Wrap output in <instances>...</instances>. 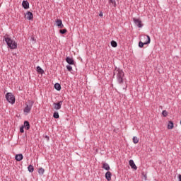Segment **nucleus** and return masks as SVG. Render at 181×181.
I'll list each match as a JSON object with an SVG mask.
<instances>
[{"instance_id": "a878e982", "label": "nucleus", "mask_w": 181, "mask_h": 181, "mask_svg": "<svg viewBox=\"0 0 181 181\" xmlns=\"http://www.w3.org/2000/svg\"><path fill=\"white\" fill-rule=\"evenodd\" d=\"M38 173L39 175H43V173H45V169L42 168H39Z\"/></svg>"}, {"instance_id": "f8f14e48", "label": "nucleus", "mask_w": 181, "mask_h": 181, "mask_svg": "<svg viewBox=\"0 0 181 181\" xmlns=\"http://www.w3.org/2000/svg\"><path fill=\"white\" fill-rule=\"evenodd\" d=\"M23 127L27 130L29 131L30 129V123L28 121H25Z\"/></svg>"}, {"instance_id": "b1692460", "label": "nucleus", "mask_w": 181, "mask_h": 181, "mask_svg": "<svg viewBox=\"0 0 181 181\" xmlns=\"http://www.w3.org/2000/svg\"><path fill=\"white\" fill-rule=\"evenodd\" d=\"M141 176H142V179H144V180H146V181L148 177H147V175H146V173H145V172H143V173H141Z\"/></svg>"}, {"instance_id": "473e14b6", "label": "nucleus", "mask_w": 181, "mask_h": 181, "mask_svg": "<svg viewBox=\"0 0 181 181\" xmlns=\"http://www.w3.org/2000/svg\"><path fill=\"white\" fill-rule=\"evenodd\" d=\"M99 16H103V13H100L99 14Z\"/></svg>"}, {"instance_id": "f03ea898", "label": "nucleus", "mask_w": 181, "mask_h": 181, "mask_svg": "<svg viewBox=\"0 0 181 181\" xmlns=\"http://www.w3.org/2000/svg\"><path fill=\"white\" fill-rule=\"evenodd\" d=\"M4 42H6L8 47L11 49L12 50H15V49H18V43L15 42L13 40L9 37V35H6L4 37Z\"/></svg>"}, {"instance_id": "4468645a", "label": "nucleus", "mask_w": 181, "mask_h": 181, "mask_svg": "<svg viewBox=\"0 0 181 181\" xmlns=\"http://www.w3.org/2000/svg\"><path fill=\"white\" fill-rule=\"evenodd\" d=\"M22 6L24 9H29V1H23Z\"/></svg>"}, {"instance_id": "a211bd4d", "label": "nucleus", "mask_w": 181, "mask_h": 181, "mask_svg": "<svg viewBox=\"0 0 181 181\" xmlns=\"http://www.w3.org/2000/svg\"><path fill=\"white\" fill-rule=\"evenodd\" d=\"M54 87L55 90H57V91H60V90H62V86L59 83H56L54 84Z\"/></svg>"}, {"instance_id": "412c9836", "label": "nucleus", "mask_w": 181, "mask_h": 181, "mask_svg": "<svg viewBox=\"0 0 181 181\" xmlns=\"http://www.w3.org/2000/svg\"><path fill=\"white\" fill-rule=\"evenodd\" d=\"M28 169L30 173H33V171L35 170V168L32 165H28Z\"/></svg>"}, {"instance_id": "9d476101", "label": "nucleus", "mask_w": 181, "mask_h": 181, "mask_svg": "<svg viewBox=\"0 0 181 181\" xmlns=\"http://www.w3.org/2000/svg\"><path fill=\"white\" fill-rule=\"evenodd\" d=\"M129 166H131L132 169H134V170H136V169H138V167L136 166V165H135L134 160H129Z\"/></svg>"}, {"instance_id": "7c9ffc66", "label": "nucleus", "mask_w": 181, "mask_h": 181, "mask_svg": "<svg viewBox=\"0 0 181 181\" xmlns=\"http://www.w3.org/2000/svg\"><path fill=\"white\" fill-rule=\"evenodd\" d=\"M45 139H47V141H49L50 139V138L49 137V136H45Z\"/></svg>"}, {"instance_id": "aec40b11", "label": "nucleus", "mask_w": 181, "mask_h": 181, "mask_svg": "<svg viewBox=\"0 0 181 181\" xmlns=\"http://www.w3.org/2000/svg\"><path fill=\"white\" fill-rule=\"evenodd\" d=\"M174 124L173 122L169 121L168 124V129H173Z\"/></svg>"}, {"instance_id": "f3484780", "label": "nucleus", "mask_w": 181, "mask_h": 181, "mask_svg": "<svg viewBox=\"0 0 181 181\" xmlns=\"http://www.w3.org/2000/svg\"><path fill=\"white\" fill-rule=\"evenodd\" d=\"M102 168L103 169H105V170H110V165H108L107 163H103Z\"/></svg>"}, {"instance_id": "c85d7f7f", "label": "nucleus", "mask_w": 181, "mask_h": 181, "mask_svg": "<svg viewBox=\"0 0 181 181\" xmlns=\"http://www.w3.org/2000/svg\"><path fill=\"white\" fill-rule=\"evenodd\" d=\"M162 115L164 116V117H168V111L163 110Z\"/></svg>"}, {"instance_id": "0eeeda50", "label": "nucleus", "mask_w": 181, "mask_h": 181, "mask_svg": "<svg viewBox=\"0 0 181 181\" xmlns=\"http://www.w3.org/2000/svg\"><path fill=\"white\" fill-rule=\"evenodd\" d=\"M54 110H59L62 108V105H63V100H61L58 103H53Z\"/></svg>"}, {"instance_id": "cd10ccee", "label": "nucleus", "mask_w": 181, "mask_h": 181, "mask_svg": "<svg viewBox=\"0 0 181 181\" xmlns=\"http://www.w3.org/2000/svg\"><path fill=\"white\" fill-rule=\"evenodd\" d=\"M66 69L68 70V71H73V67L70 65H66Z\"/></svg>"}, {"instance_id": "c756f323", "label": "nucleus", "mask_w": 181, "mask_h": 181, "mask_svg": "<svg viewBox=\"0 0 181 181\" xmlns=\"http://www.w3.org/2000/svg\"><path fill=\"white\" fill-rule=\"evenodd\" d=\"M25 127H23V126H22L21 127H20V132H21V134H23V132H25V130L23 129Z\"/></svg>"}, {"instance_id": "9b49d317", "label": "nucleus", "mask_w": 181, "mask_h": 181, "mask_svg": "<svg viewBox=\"0 0 181 181\" xmlns=\"http://www.w3.org/2000/svg\"><path fill=\"white\" fill-rule=\"evenodd\" d=\"M25 18L26 19H28V21H32V19H33V13L30 11H28Z\"/></svg>"}, {"instance_id": "7ed1b4c3", "label": "nucleus", "mask_w": 181, "mask_h": 181, "mask_svg": "<svg viewBox=\"0 0 181 181\" xmlns=\"http://www.w3.org/2000/svg\"><path fill=\"white\" fill-rule=\"evenodd\" d=\"M140 39L146 41H144V42H142V41H140L139 42V47L142 48L144 47V45H149V43H151V37H149V35H141L140 37Z\"/></svg>"}, {"instance_id": "72a5a7b5", "label": "nucleus", "mask_w": 181, "mask_h": 181, "mask_svg": "<svg viewBox=\"0 0 181 181\" xmlns=\"http://www.w3.org/2000/svg\"><path fill=\"white\" fill-rule=\"evenodd\" d=\"M31 40H33V41L36 40H35V38H31Z\"/></svg>"}, {"instance_id": "dca6fc26", "label": "nucleus", "mask_w": 181, "mask_h": 181, "mask_svg": "<svg viewBox=\"0 0 181 181\" xmlns=\"http://www.w3.org/2000/svg\"><path fill=\"white\" fill-rule=\"evenodd\" d=\"M109 5H110V6H113L114 8H117L116 0H109Z\"/></svg>"}, {"instance_id": "6ab92c4d", "label": "nucleus", "mask_w": 181, "mask_h": 181, "mask_svg": "<svg viewBox=\"0 0 181 181\" xmlns=\"http://www.w3.org/2000/svg\"><path fill=\"white\" fill-rule=\"evenodd\" d=\"M37 72L38 74H43V73H45V71L40 66H37Z\"/></svg>"}, {"instance_id": "39448f33", "label": "nucleus", "mask_w": 181, "mask_h": 181, "mask_svg": "<svg viewBox=\"0 0 181 181\" xmlns=\"http://www.w3.org/2000/svg\"><path fill=\"white\" fill-rule=\"evenodd\" d=\"M6 100L10 104H15V95L12 93H7L6 94Z\"/></svg>"}, {"instance_id": "4be33fe9", "label": "nucleus", "mask_w": 181, "mask_h": 181, "mask_svg": "<svg viewBox=\"0 0 181 181\" xmlns=\"http://www.w3.org/2000/svg\"><path fill=\"white\" fill-rule=\"evenodd\" d=\"M110 45L112 47H117V46H118V44L114 40L111 41Z\"/></svg>"}, {"instance_id": "423d86ee", "label": "nucleus", "mask_w": 181, "mask_h": 181, "mask_svg": "<svg viewBox=\"0 0 181 181\" xmlns=\"http://www.w3.org/2000/svg\"><path fill=\"white\" fill-rule=\"evenodd\" d=\"M133 22L136 26L139 28H142V26H144L142 24V21H141L139 18H133Z\"/></svg>"}, {"instance_id": "ddd939ff", "label": "nucleus", "mask_w": 181, "mask_h": 181, "mask_svg": "<svg viewBox=\"0 0 181 181\" xmlns=\"http://www.w3.org/2000/svg\"><path fill=\"white\" fill-rule=\"evenodd\" d=\"M15 159H16V160H17V162H21V160H22V159H23V155L22 153L16 154L15 156Z\"/></svg>"}, {"instance_id": "1a4fd4ad", "label": "nucleus", "mask_w": 181, "mask_h": 181, "mask_svg": "<svg viewBox=\"0 0 181 181\" xmlns=\"http://www.w3.org/2000/svg\"><path fill=\"white\" fill-rule=\"evenodd\" d=\"M65 60L66 63H68V64H70L71 66L76 64V62H74V59H73V58H70V57H67Z\"/></svg>"}, {"instance_id": "5701e85b", "label": "nucleus", "mask_w": 181, "mask_h": 181, "mask_svg": "<svg viewBox=\"0 0 181 181\" xmlns=\"http://www.w3.org/2000/svg\"><path fill=\"white\" fill-rule=\"evenodd\" d=\"M53 117H54L56 119H58V118H60V116L59 115V112H54Z\"/></svg>"}, {"instance_id": "f257e3e1", "label": "nucleus", "mask_w": 181, "mask_h": 181, "mask_svg": "<svg viewBox=\"0 0 181 181\" xmlns=\"http://www.w3.org/2000/svg\"><path fill=\"white\" fill-rule=\"evenodd\" d=\"M116 75V78L119 84H124V80H125V73L120 68H115L114 71V76Z\"/></svg>"}, {"instance_id": "bb28decb", "label": "nucleus", "mask_w": 181, "mask_h": 181, "mask_svg": "<svg viewBox=\"0 0 181 181\" xmlns=\"http://www.w3.org/2000/svg\"><path fill=\"white\" fill-rule=\"evenodd\" d=\"M67 32V29H62L59 30V33H61V35H64V33H66Z\"/></svg>"}, {"instance_id": "2f4dec72", "label": "nucleus", "mask_w": 181, "mask_h": 181, "mask_svg": "<svg viewBox=\"0 0 181 181\" xmlns=\"http://www.w3.org/2000/svg\"><path fill=\"white\" fill-rule=\"evenodd\" d=\"M178 179H179V181H181V175H178Z\"/></svg>"}, {"instance_id": "20e7f679", "label": "nucleus", "mask_w": 181, "mask_h": 181, "mask_svg": "<svg viewBox=\"0 0 181 181\" xmlns=\"http://www.w3.org/2000/svg\"><path fill=\"white\" fill-rule=\"evenodd\" d=\"M33 104H35V102L33 100H28V103L25 104V107L24 108V112H26L27 114H29L32 110V107H33Z\"/></svg>"}, {"instance_id": "6e6552de", "label": "nucleus", "mask_w": 181, "mask_h": 181, "mask_svg": "<svg viewBox=\"0 0 181 181\" xmlns=\"http://www.w3.org/2000/svg\"><path fill=\"white\" fill-rule=\"evenodd\" d=\"M56 25L59 28V29H63V28H64V25H63V21L60 19H57L56 21Z\"/></svg>"}, {"instance_id": "393cba45", "label": "nucleus", "mask_w": 181, "mask_h": 181, "mask_svg": "<svg viewBox=\"0 0 181 181\" xmlns=\"http://www.w3.org/2000/svg\"><path fill=\"white\" fill-rule=\"evenodd\" d=\"M133 142H134V144H138V142H139V139H138V137H136V136H134Z\"/></svg>"}, {"instance_id": "2eb2a0df", "label": "nucleus", "mask_w": 181, "mask_h": 181, "mask_svg": "<svg viewBox=\"0 0 181 181\" xmlns=\"http://www.w3.org/2000/svg\"><path fill=\"white\" fill-rule=\"evenodd\" d=\"M105 179H107L108 181H111V177L112 176V174L111 173V172L107 171L105 173Z\"/></svg>"}]
</instances>
